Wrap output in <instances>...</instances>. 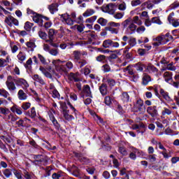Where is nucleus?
<instances>
[{
  "mask_svg": "<svg viewBox=\"0 0 179 179\" xmlns=\"http://www.w3.org/2000/svg\"><path fill=\"white\" fill-rule=\"evenodd\" d=\"M52 64H53V65L55 66L56 71L59 73H68V72H69V71L73 68V63H72L71 61H68L65 64V62L57 59L53 60Z\"/></svg>",
  "mask_w": 179,
  "mask_h": 179,
  "instance_id": "obj_1",
  "label": "nucleus"
},
{
  "mask_svg": "<svg viewBox=\"0 0 179 179\" xmlns=\"http://www.w3.org/2000/svg\"><path fill=\"white\" fill-rule=\"evenodd\" d=\"M132 22V18H127V20H125L122 23V25L123 26V27H128V26H129V24Z\"/></svg>",
  "mask_w": 179,
  "mask_h": 179,
  "instance_id": "obj_37",
  "label": "nucleus"
},
{
  "mask_svg": "<svg viewBox=\"0 0 179 179\" xmlns=\"http://www.w3.org/2000/svg\"><path fill=\"white\" fill-rule=\"evenodd\" d=\"M25 115H28L31 118H36V117L37 116L36 108L34 107H32L30 110L26 112Z\"/></svg>",
  "mask_w": 179,
  "mask_h": 179,
  "instance_id": "obj_14",
  "label": "nucleus"
},
{
  "mask_svg": "<svg viewBox=\"0 0 179 179\" xmlns=\"http://www.w3.org/2000/svg\"><path fill=\"white\" fill-rule=\"evenodd\" d=\"M129 30H130L131 31H135V30H136V25L134 23L131 22L129 27H128Z\"/></svg>",
  "mask_w": 179,
  "mask_h": 179,
  "instance_id": "obj_61",
  "label": "nucleus"
},
{
  "mask_svg": "<svg viewBox=\"0 0 179 179\" xmlns=\"http://www.w3.org/2000/svg\"><path fill=\"white\" fill-rule=\"evenodd\" d=\"M26 53L23 52H20L17 55V58L20 64H22V62H23L24 61H26Z\"/></svg>",
  "mask_w": 179,
  "mask_h": 179,
  "instance_id": "obj_22",
  "label": "nucleus"
},
{
  "mask_svg": "<svg viewBox=\"0 0 179 179\" xmlns=\"http://www.w3.org/2000/svg\"><path fill=\"white\" fill-rule=\"evenodd\" d=\"M145 66H146V64L138 62L135 64L134 68H136V71L143 72V69L145 70Z\"/></svg>",
  "mask_w": 179,
  "mask_h": 179,
  "instance_id": "obj_25",
  "label": "nucleus"
},
{
  "mask_svg": "<svg viewBox=\"0 0 179 179\" xmlns=\"http://www.w3.org/2000/svg\"><path fill=\"white\" fill-rule=\"evenodd\" d=\"M132 110L134 113H138V114L145 113L146 108L143 105V101L142 99H136L134 103Z\"/></svg>",
  "mask_w": 179,
  "mask_h": 179,
  "instance_id": "obj_3",
  "label": "nucleus"
},
{
  "mask_svg": "<svg viewBox=\"0 0 179 179\" xmlns=\"http://www.w3.org/2000/svg\"><path fill=\"white\" fill-rule=\"evenodd\" d=\"M80 74L79 73H70L69 74V80L74 81V82H79L80 79H79Z\"/></svg>",
  "mask_w": 179,
  "mask_h": 179,
  "instance_id": "obj_12",
  "label": "nucleus"
},
{
  "mask_svg": "<svg viewBox=\"0 0 179 179\" xmlns=\"http://www.w3.org/2000/svg\"><path fill=\"white\" fill-rule=\"evenodd\" d=\"M60 110H62V113L65 111H68V107L66 106V103L65 102L60 101L59 102Z\"/></svg>",
  "mask_w": 179,
  "mask_h": 179,
  "instance_id": "obj_35",
  "label": "nucleus"
},
{
  "mask_svg": "<svg viewBox=\"0 0 179 179\" xmlns=\"http://www.w3.org/2000/svg\"><path fill=\"white\" fill-rule=\"evenodd\" d=\"M75 27H76L78 31H79L80 33H82V31L85 30V25L83 24H80V25L76 24Z\"/></svg>",
  "mask_w": 179,
  "mask_h": 179,
  "instance_id": "obj_59",
  "label": "nucleus"
},
{
  "mask_svg": "<svg viewBox=\"0 0 179 179\" xmlns=\"http://www.w3.org/2000/svg\"><path fill=\"white\" fill-rule=\"evenodd\" d=\"M152 23H156L157 24H162V21L159 17H154L151 19Z\"/></svg>",
  "mask_w": 179,
  "mask_h": 179,
  "instance_id": "obj_50",
  "label": "nucleus"
},
{
  "mask_svg": "<svg viewBox=\"0 0 179 179\" xmlns=\"http://www.w3.org/2000/svg\"><path fill=\"white\" fill-rule=\"evenodd\" d=\"M64 118L67 121H72V120H75V117L72 115H69V110H66L62 113Z\"/></svg>",
  "mask_w": 179,
  "mask_h": 179,
  "instance_id": "obj_15",
  "label": "nucleus"
},
{
  "mask_svg": "<svg viewBox=\"0 0 179 179\" xmlns=\"http://www.w3.org/2000/svg\"><path fill=\"white\" fill-rule=\"evenodd\" d=\"M142 1L141 0H133L131 2V6H138V5H141Z\"/></svg>",
  "mask_w": 179,
  "mask_h": 179,
  "instance_id": "obj_57",
  "label": "nucleus"
},
{
  "mask_svg": "<svg viewBox=\"0 0 179 179\" xmlns=\"http://www.w3.org/2000/svg\"><path fill=\"white\" fill-rule=\"evenodd\" d=\"M104 103L106 106H110L111 103H113V98L110 96H106L104 98Z\"/></svg>",
  "mask_w": 179,
  "mask_h": 179,
  "instance_id": "obj_34",
  "label": "nucleus"
},
{
  "mask_svg": "<svg viewBox=\"0 0 179 179\" xmlns=\"http://www.w3.org/2000/svg\"><path fill=\"white\" fill-rule=\"evenodd\" d=\"M10 111H12V113H16V114H17L18 115H22V114H23L22 109L19 108V106H17V105H14L13 106H12L10 108Z\"/></svg>",
  "mask_w": 179,
  "mask_h": 179,
  "instance_id": "obj_18",
  "label": "nucleus"
},
{
  "mask_svg": "<svg viewBox=\"0 0 179 179\" xmlns=\"http://www.w3.org/2000/svg\"><path fill=\"white\" fill-rule=\"evenodd\" d=\"M159 93L166 101H171V98L169 95V92L164 91L163 89H161Z\"/></svg>",
  "mask_w": 179,
  "mask_h": 179,
  "instance_id": "obj_17",
  "label": "nucleus"
},
{
  "mask_svg": "<svg viewBox=\"0 0 179 179\" xmlns=\"http://www.w3.org/2000/svg\"><path fill=\"white\" fill-rule=\"evenodd\" d=\"M31 106V103H30V102H24L21 106L22 110H24V111H26L27 110H29V108Z\"/></svg>",
  "mask_w": 179,
  "mask_h": 179,
  "instance_id": "obj_36",
  "label": "nucleus"
},
{
  "mask_svg": "<svg viewBox=\"0 0 179 179\" xmlns=\"http://www.w3.org/2000/svg\"><path fill=\"white\" fill-rule=\"evenodd\" d=\"M3 174L6 177V178H9L12 177V169H6L3 171Z\"/></svg>",
  "mask_w": 179,
  "mask_h": 179,
  "instance_id": "obj_31",
  "label": "nucleus"
},
{
  "mask_svg": "<svg viewBox=\"0 0 179 179\" xmlns=\"http://www.w3.org/2000/svg\"><path fill=\"white\" fill-rule=\"evenodd\" d=\"M164 76V79L165 81H166L167 83L170 82V80H173V73L170 72V71H166L164 73L163 75Z\"/></svg>",
  "mask_w": 179,
  "mask_h": 179,
  "instance_id": "obj_19",
  "label": "nucleus"
},
{
  "mask_svg": "<svg viewBox=\"0 0 179 179\" xmlns=\"http://www.w3.org/2000/svg\"><path fill=\"white\" fill-rule=\"evenodd\" d=\"M15 83L18 86H22L24 90H27L29 83L24 78H15Z\"/></svg>",
  "mask_w": 179,
  "mask_h": 179,
  "instance_id": "obj_6",
  "label": "nucleus"
},
{
  "mask_svg": "<svg viewBox=\"0 0 179 179\" xmlns=\"http://www.w3.org/2000/svg\"><path fill=\"white\" fill-rule=\"evenodd\" d=\"M104 80H106V82H107L108 85H109V86H115V80H114V79H111L109 78H107L104 79Z\"/></svg>",
  "mask_w": 179,
  "mask_h": 179,
  "instance_id": "obj_41",
  "label": "nucleus"
},
{
  "mask_svg": "<svg viewBox=\"0 0 179 179\" xmlns=\"http://www.w3.org/2000/svg\"><path fill=\"white\" fill-rule=\"evenodd\" d=\"M8 120L12 121V122H15V121L17 120V118L15 115H13V114L10 113L8 115Z\"/></svg>",
  "mask_w": 179,
  "mask_h": 179,
  "instance_id": "obj_60",
  "label": "nucleus"
},
{
  "mask_svg": "<svg viewBox=\"0 0 179 179\" xmlns=\"http://www.w3.org/2000/svg\"><path fill=\"white\" fill-rule=\"evenodd\" d=\"M50 93H52V96L54 99L59 98V92H58L57 90H53L50 91Z\"/></svg>",
  "mask_w": 179,
  "mask_h": 179,
  "instance_id": "obj_48",
  "label": "nucleus"
},
{
  "mask_svg": "<svg viewBox=\"0 0 179 179\" xmlns=\"http://www.w3.org/2000/svg\"><path fill=\"white\" fill-rule=\"evenodd\" d=\"M15 80H16V78H13L12 76L7 77L6 85L9 92H16L17 88L16 87V84H15Z\"/></svg>",
  "mask_w": 179,
  "mask_h": 179,
  "instance_id": "obj_4",
  "label": "nucleus"
},
{
  "mask_svg": "<svg viewBox=\"0 0 179 179\" xmlns=\"http://www.w3.org/2000/svg\"><path fill=\"white\" fill-rule=\"evenodd\" d=\"M119 152L123 156H127L128 155V152H127V150L124 147H120L119 148Z\"/></svg>",
  "mask_w": 179,
  "mask_h": 179,
  "instance_id": "obj_55",
  "label": "nucleus"
},
{
  "mask_svg": "<svg viewBox=\"0 0 179 179\" xmlns=\"http://www.w3.org/2000/svg\"><path fill=\"white\" fill-rule=\"evenodd\" d=\"M173 40V36L170 35V34H166L165 35H162L161 36H157L153 39V41H155L153 44L155 47H159V45H163L169 43V41H171Z\"/></svg>",
  "mask_w": 179,
  "mask_h": 179,
  "instance_id": "obj_2",
  "label": "nucleus"
},
{
  "mask_svg": "<svg viewBox=\"0 0 179 179\" xmlns=\"http://www.w3.org/2000/svg\"><path fill=\"white\" fill-rule=\"evenodd\" d=\"M10 113L8 108L0 107V114H3V115H8Z\"/></svg>",
  "mask_w": 179,
  "mask_h": 179,
  "instance_id": "obj_38",
  "label": "nucleus"
},
{
  "mask_svg": "<svg viewBox=\"0 0 179 179\" xmlns=\"http://www.w3.org/2000/svg\"><path fill=\"white\" fill-rule=\"evenodd\" d=\"M13 174L15 176L16 178L17 179H24L23 178V176H22V173L19 172V171L14 169L13 170Z\"/></svg>",
  "mask_w": 179,
  "mask_h": 179,
  "instance_id": "obj_44",
  "label": "nucleus"
},
{
  "mask_svg": "<svg viewBox=\"0 0 179 179\" xmlns=\"http://www.w3.org/2000/svg\"><path fill=\"white\" fill-rule=\"evenodd\" d=\"M113 44V41L110 39L105 40L103 43V48H111V45Z\"/></svg>",
  "mask_w": 179,
  "mask_h": 179,
  "instance_id": "obj_29",
  "label": "nucleus"
},
{
  "mask_svg": "<svg viewBox=\"0 0 179 179\" xmlns=\"http://www.w3.org/2000/svg\"><path fill=\"white\" fill-rule=\"evenodd\" d=\"M85 33H87L88 38L90 40V41L96 38V35L91 31H86Z\"/></svg>",
  "mask_w": 179,
  "mask_h": 179,
  "instance_id": "obj_47",
  "label": "nucleus"
},
{
  "mask_svg": "<svg viewBox=\"0 0 179 179\" xmlns=\"http://www.w3.org/2000/svg\"><path fill=\"white\" fill-rule=\"evenodd\" d=\"M48 9H49L50 13H52V15H54V13H55V12L58 11V4L52 3V5L49 6Z\"/></svg>",
  "mask_w": 179,
  "mask_h": 179,
  "instance_id": "obj_24",
  "label": "nucleus"
},
{
  "mask_svg": "<svg viewBox=\"0 0 179 179\" xmlns=\"http://www.w3.org/2000/svg\"><path fill=\"white\" fill-rule=\"evenodd\" d=\"M76 156L78 157L80 162L82 163H85V164H87V163H89V159H87L86 157H83L81 153H76Z\"/></svg>",
  "mask_w": 179,
  "mask_h": 179,
  "instance_id": "obj_20",
  "label": "nucleus"
},
{
  "mask_svg": "<svg viewBox=\"0 0 179 179\" xmlns=\"http://www.w3.org/2000/svg\"><path fill=\"white\" fill-rule=\"evenodd\" d=\"M142 80H143V85L146 86V85H148L149 82L152 80V78H150V76L148 75L147 73H143Z\"/></svg>",
  "mask_w": 179,
  "mask_h": 179,
  "instance_id": "obj_21",
  "label": "nucleus"
},
{
  "mask_svg": "<svg viewBox=\"0 0 179 179\" xmlns=\"http://www.w3.org/2000/svg\"><path fill=\"white\" fill-rule=\"evenodd\" d=\"M5 22L8 24V26L12 27V24L15 26H19V21L12 16L7 17Z\"/></svg>",
  "mask_w": 179,
  "mask_h": 179,
  "instance_id": "obj_9",
  "label": "nucleus"
},
{
  "mask_svg": "<svg viewBox=\"0 0 179 179\" xmlns=\"http://www.w3.org/2000/svg\"><path fill=\"white\" fill-rule=\"evenodd\" d=\"M17 98L21 101L27 100V94L23 90H20L17 92Z\"/></svg>",
  "mask_w": 179,
  "mask_h": 179,
  "instance_id": "obj_13",
  "label": "nucleus"
},
{
  "mask_svg": "<svg viewBox=\"0 0 179 179\" xmlns=\"http://www.w3.org/2000/svg\"><path fill=\"white\" fill-rule=\"evenodd\" d=\"M113 17L118 20L122 19L124 17V13H117L113 15Z\"/></svg>",
  "mask_w": 179,
  "mask_h": 179,
  "instance_id": "obj_62",
  "label": "nucleus"
},
{
  "mask_svg": "<svg viewBox=\"0 0 179 179\" xmlns=\"http://www.w3.org/2000/svg\"><path fill=\"white\" fill-rule=\"evenodd\" d=\"M148 160H149L150 163H155V162H156V155H150L148 157Z\"/></svg>",
  "mask_w": 179,
  "mask_h": 179,
  "instance_id": "obj_53",
  "label": "nucleus"
},
{
  "mask_svg": "<svg viewBox=\"0 0 179 179\" xmlns=\"http://www.w3.org/2000/svg\"><path fill=\"white\" fill-rule=\"evenodd\" d=\"M171 114V111L168 109L167 108H164L163 110H162V115H170Z\"/></svg>",
  "mask_w": 179,
  "mask_h": 179,
  "instance_id": "obj_63",
  "label": "nucleus"
},
{
  "mask_svg": "<svg viewBox=\"0 0 179 179\" xmlns=\"http://www.w3.org/2000/svg\"><path fill=\"white\" fill-rule=\"evenodd\" d=\"M108 25L110 26V27H120V26H121V24L120 23H117V22H109Z\"/></svg>",
  "mask_w": 179,
  "mask_h": 179,
  "instance_id": "obj_64",
  "label": "nucleus"
},
{
  "mask_svg": "<svg viewBox=\"0 0 179 179\" xmlns=\"http://www.w3.org/2000/svg\"><path fill=\"white\" fill-rule=\"evenodd\" d=\"M94 13H95L94 10L92 8H88L83 14V16H84V17H89V16H92V15H94Z\"/></svg>",
  "mask_w": 179,
  "mask_h": 179,
  "instance_id": "obj_27",
  "label": "nucleus"
},
{
  "mask_svg": "<svg viewBox=\"0 0 179 179\" xmlns=\"http://www.w3.org/2000/svg\"><path fill=\"white\" fill-rule=\"evenodd\" d=\"M0 96H2V97H4L5 99H8L10 94H9V92L6 91V90L0 89Z\"/></svg>",
  "mask_w": 179,
  "mask_h": 179,
  "instance_id": "obj_33",
  "label": "nucleus"
},
{
  "mask_svg": "<svg viewBox=\"0 0 179 179\" xmlns=\"http://www.w3.org/2000/svg\"><path fill=\"white\" fill-rule=\"evenodd\" d=\"M73 55L74 57V60L76 61V62H77L80 59V55H82V53H80L79 50H75L73 52Z\"/></svg>",
  "mask_w": 179,
  "mask_h": 179,
  "instance_id": "obj_30",
  "label": "nucleus"
},
{
  "mask_svg": "<svg viewBox=\"0 0 179 179\" xmlns=\"http://www.w3.org/2000/svg\"><path fill=\"white\" fill-rule=\"evenodd\" d=\"M26 45L28 48H31V51H33L36 48V43L33 41L27 42Z\"/></svg>",
  "mask_w": 179,
  "mask_h": 179,
  "instance_id": "obj_40",
  "label": "nucleus"
},
{
  "mask_svg": "<svg viewBox=\"0 0 179 179\" xmlns=\"http://www.w3.org/2000/svg\"><path fill=\"white\" fill-rule=\"evenodd\" d=\"M157 68H156L153 64H145L144 72H147L148 73H157Z\"/></svg>",
  "mask_w": 179,
  "mask_h": 179,
  "instance_id": "obj_8",
  "label": "nucleus"
},
{
  "mask_svg": "<svg viewBox=\"0 0 179 179\" xmlns=\"http://www.w3.org/2000/svg\"><path fill=\"white\" fill-rule=\"evenodd\" d=\"M131 22H133V23H135V24H138V26H141L142 24V20L139 19L138 16H134L133 19H131Z\"/></svg>",
  "mask_w": 179,
  "mask_h": 179,
  "instance_id": "obj_32",
  "label": "nucleus"
},
{
  "mask_svg": "<svg viewBox=\"0 0 179 179\" xmlns=\"http://www.w3.org/2000/svg\"><path fill=\"white\" fill-rule=\"evenodd\" d=\"M96 60L98 62H106V56L105 55H100L99 56H97L96 57Z\"/></svg>",
  "mask_w": 179,
  "mask_h": 179,
  "instance_id": "obj_42",
  "label": "nucleus"
},
{
  "mask_svg": "<svg viewBox=\"0 0 179 179\" xmlns=\"http://www.w3.org/2000/svg\"><path fill=\"white\" fill-rule=\"evenodd\" d=\"M52 178H53V179H65L64 178V175H62L61 173H55L52 175Z\"/></svg>",
  "mask_w": 179,
  "mask_h": 179,
  "instance_id": "obj_43",
  "label": "nucleus"
},
{
  "mask_svg": "<svg viewBox=\"0 0 179 179\" xmlns=\"http://www.w3.org/2000/svg\"><path fill=\"white\" fill-rule=\"evenodd\" d=\"M98 23L101 24V26H106V24H107V20L101 17L98 20Z\"/></svg>",
  "mask_w": 179,
  "mask_h": 179,
  "instance_id": "obj_54",
  "label": "nucleus"
},
{
  "mask_svg": "<svg viewBox=\"0 0 179 179\" xmlns=\"http://www.w3.org/2000/svg\"><path fill=\"white\" fill-rule=\"evenodd\" d=\"M131 152L136 155V156H143V152L136 148H133L131 150Z\"/></svg>",
  "mask_w": 179,
  "mask_h": 179,
  "instance_id": "obj_39",
  "label": "nucleus"
},
{
  "mask_svg": "<svg viewBox=\"0 0 179 179\" xmlns=\"http://www.w3.org/2000/svg\"><path fill=\"white\" fill-rule=\"evenodd\" d=\"M122 100L123 101H129V95L127 92H123L122 95Z\"/></svg>",
  "mask_w": 179,
  "mask_h": 179,
  "instance_id": "obj_49",
  "label": "nucleus"
},
{
  "mask_svg": "<svg viewBox=\"0 0 179 179\" xmlns=\"http://www.w3.org/2000/svg\"><path fill=\"white\" fill-rule=\"evenodd\" d=\"M64 118L67 121H72V120H75V117L72 115H69V110H66L62 113Z\"/></svg>",
  "mask_w": 179,
  "mask_h": 179,
  "instance_id": "obj_16",
  "label": "nucleus"
},
{
  "mask_svg": "<svg viewBox=\"0 0 179 179\" xmlns=\"http://www.w3.org/2000/svg\"><path fill=\"white\" fill-rule=\"evenodd\" d=\"M118 9L119 10L124 12V10H127V3H125V2H122V3L119 4Z\"/></svg>",
  "mask_w": 179,
  "mask_h": 179,
  "instance_id": "obj_45",
  "label": "nucleus"
},
{
  "mask_svg": "<svg viewBox=\"0 0 179 179\" xmlns=\"http://www.w3.org/2000/svg\"><path fill=\"white\" fill-rule=\"evenodd\" d=\"M99 90L103 96H106V94H108V91L107 90V85L106 84H102L99 87Z\"/></svg>",
  "mask_w": 179,
  "mask_h": 179,
  "instance_id": "obj_26",
  "label": "nucleus"
},
{
  "mask_svg": "<svg viewBox=\"0 0 179 179\" xmlns=\"http://www.w3.org/2000/svg\"><path fill=\"white\" fill-rule=\"evenodd\" d=\"M130 47H135L136 45V38L131 37L129 40Z\"/></svg>",
  "mask_w": 179,
  "mask_h": 179,
  "instance_id": "obj_46",
  "label": "nucleus"
},
{
  "mask_svg": "<svg viewBox=\"0 0 179 179\" xmlns=\"http://www.w3.org/2000/svg\"><path fill=\"white\" fill-rule=\"evenodd\" d=\"M32 79L35 80V82H38V83H41V85H45L44 80L38 74H35L32 76Z\"/></svg>",
  "mask_w": 179,
  "mask_h": 179,
  "instance_id": "obj_23",
  "label": "nucleus"
},
{
  "mask_svg": "<svg viewBox=\"0 0 179 179\" xmlns=\"http://www.w3.org/2000/svg\"><path fill=\"white\" fill-rule=\"evenodd\" d=\"M147 113L151 115V117H156L157 115V109L156 106H149L147 108Z\"/></svg>",
  "mask_w": 179,
  "mask_h": 179,
  "instance_id": "obj_11",
  "label": "nucleus"
},
{
  "mask_svg": "<svg viewBox=\"0 0 179 179\" xmlns=\"http://www.w3.org/2000/svg\"><path fill=\"white\" fill-rule=\"evenodd\" d=\"M33 21L37 23L41 27H43V16L39 14H35L33 17Z\"/></svg>",
  "mask_w": 179,
  "mask_h": 179,
  "instance_id": "obj_10",
  "label": "nucleus"
},
{
  "mask_svg": "<svg viewBox=\"0 0 179 179\" xmlns=\"http://www.w3.org/2000/svg\"><path fill=\"white\" fill-rule=\"evenodd\" d=\"M31 27H33V23L30 22H27L25 23V25H24L25 30H27L29 31V30H30V29H31Z\"/></svg>",
  "mask_w": 179,
  "mask_h": 179,
  "instance_id": "obj_56",
  "label": "nucleus"
},
{
  "mask_svg": "<svg viewBox=\"0 0 179 179\" xmlns=\"http://www.w3.org/2000/svg\"><path fill=\"white\" fill-rule=\"evenodd\" d=\"M62 22L66 23L68 26H72L73 24V20L71 18V15H68V13L62 15Z\"/></svg>",
  "mask_w": 179,
  "mask_h": 179,
  "instance_id": "obj_7",
  "label": "nucleus"
},
{
  "mask_svg": "<svg viewBox=\"0 0 179 179\" xmlns=\"http://www.w3.org/2000/svg\"><path fill=\"white\" fill-rule=\"evenodd\" d=\"M115 4L114 3H108L107 5H104L102 6L103 12L106 13H109L110 15H114L115 12Z\"/></svg>",
  "mask_w": 179,
  "mask_h": 179,
  "instance_id": "obj_5",
  "label": "nucleus"
},
{
  "mask_svg": "<svg viewBox=\"0 0 179 179\" xmlns=\"http://www.w3.org/2000/svg\"><path fill=\"white\" fill-rule=\"evenodd\" d=\"M38 36L42 40H47V34L43 31H38Z\"/></svg>",
  "mask_w": 179,
  "mask_h": 179,
  "instance_id": "obj_51",
  "label": "nucleus"
},
{
  "mask_svg": "<svg viewBox=\"0 0 179 179\" xmlns=\"http://www.w3.org/2000/svg\"><path fill=\"white\" fill-rule=\"evenodd\" d=\"M83 91L88 97H92V91L90 90V86L87 85H84Z\"/></svg>",
  "mask_w": 179,
  "mask_h": 179,
  "instance_id": "obj_28",
  "label": "nucleus"
},
{
  "mask_svg": "<svg viewBox=\"0 0 179 179\" xmlns=\"http://www.w3.org/2000/svg\"><path fill=\"white\" fill-rule=\"evenodd\" d=\"M0 139L3 141V142H5L6 143H10V138L9 137H6L5 136H1Z\"/></svg>",
  "mask_w": 179,
  "mask_h": 179,
  "instance_id": "obj_58",
  "label": "nucleus"
},
{
  "mask_svg": "<svg viewBox=\"0 0 179 179\" xmlns=\"http://www.w3.org/2000/svg\"><path fill=\"white\" fill-rule=\"evenodd\" d=\"M54 34H55V30L50 29L48 32L49 40H53Z\"/></svg>",
  "mask_w": 179,
  "mask_h": 179,
  "instance_id": "obj_52",
  "label": "nucleus"
}]
</instances>
